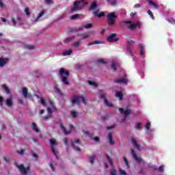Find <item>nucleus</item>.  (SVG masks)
Listing matches in <instances>:
<instances>
[{
	"mask_svg": "<svg viewBox=\"0 0 175 175\" xmlns=\"http://www.w3.org/2000/svg\"><path fill=\"white\" fill-rule=\"evenodd\" d=\"M32 129H33V131H34V132H36V133L39 132V129L38 128L35 122H32Z\"/></svg>",
	"mask_w": 175,
	"mask_h": 175,
	"instance_id": "obj_27",
	"label": "nucleus"
},
{
	"mask_svg": "<svg viewBox=\"0 0 175 175\" xmlns=\"http://www.w3.org/2000/svg\"><path fill=\"white\" fill-rule=\"evenodd\" d=\"M134 8L136 9V8H142V5H140V4H135V5H134Z\"/></svg>",
	"mask_w": 175,
	"mask_h": 175,
	"instance_id": "obj_64",
	"label": "nucleus"
},
{
	"mask_svg": "<svg viewBox=\"0 0 175 175\" xmlns=\"http://www.w3.org/2000/svg\"><path fill=\"white\" fill-rule=\"evenodd\" d=\"M88 38H90V34H88V33H85L83 34L82 37H81V40H84L85 39H88Z\"/></svg>",
	"mask_w": 175,
	"mask_h": 175,
	"instance_id": "obj_32",
	"label": "nucleus"
},
{
	"mask_svg": "<svg viewBox=\"0 0 175 175\" xmlns=\"http://www.w3.org/2000/svg\"><path fill=\"white\" fill-rule=\"evenodd\" d=\"M24 149H21V150H17V152L19 155H24Z\"/></svg>",
	"mask_w": 175,
	"mask_h": 175,
	"instance_id": "obj_52",
	"label": "nucleus"
},
{
	"mask_svg": "<svg viewBox=\"0 0 175 175\" xmlns=\"http://www.w3.org/2000/svg\"><path fill=\"white\" fill-rule=\"evenodd\" d=\"M98 95H99V98L100 99L104 100V103H105V106H107L108 107H113V104H111V103H109V100H107V99L106 98V92H105L102 90H99Z\"/></svg>",
	"mask_w": 175,
	"mask_h": 175,
	"instance_id": "obj_4",
	"label": "nucleus"
},
{
	"mask_svg": "<svg viewBox=\"0 0 175 175\" xmlns=\"http://www.w3.org/2000/svg\"><path fill=\"white\" fill-rule=\"evenodd\" d=\"M22 93L25 99H27V98H31V94L28 93V88H22Z\"/></svg>",
	"mask_w": 175,
	"mask_h": 175,
	"instance_id": "obj_14",
	"label": "nucleus"
},
{
	"mask_svg": "<svg viewBox=\"0 0 175 175\" xmlns=\"http://www.w3.org/2000/svg\"><path fill=\"white\" fill-rule=\"evenodd\" d=\"M116 96H117L120 99H122V98L124 97V94H122V92H118L116 94Z\"/></svg>",
	"mask_w": 175,
	"mask_h": 175,
	"instance_id": "obj_29",
	"label": "nucleus"
},
{
	"mask_svg": "<svg viewBox=\"0 0 175 175\" xmlns=\"http://www.w3.org/2000/svg\"><path fill=\"white\" fill-rule=\"evenodd\" d=\"M85 0H80L79 1H75L74 3V6L71 8L72 12H76L77 10H81L88 4V3H84Z\"/></svg>",
	"mask_w": 175,
	"mask_h": 175,
	"instance_id": "obj_3",
	"label": "nucleus"
},
{
	"mask_svg": "<svg viewBox=\"0 0 175 175\" xmlns=\"http://www.w3.org/2000/svg\"><path fill=\"white\" fill-rule=\"evenodd\" d=\"M26 49H29V50H33V49H35V46L28 44V45H26Z\"/></svg>",
	"mask_w": 175,
	"mask_h": 175,
	"instance_id": "obj_43",
	"label": "nucleus"
},
{
	"mask_svg": "<svg viewBox=\"0 0 175 175\" xmlns=\"http://www.w3.org/2000/svg\"><path fill=\"white\" fill-rule=\"evenodd\" d=\"M0 8L1 9H3V8H5V4L2 2V0H0Z\"/></svg>",
	"mask_w": 175,
	"mask_h": 175,
	"instance_id": "obj_55",
	"label": "nucleus"
},
{
	"mask_svg": "<svg viewBox=\"0 0 175 175\" xmlns=\"http://www.w3.org/2000/svg\"><path fill=\"white\" fill-rule=\"evenodd\" d=\"M47 111H48V114L46 115V116L43 118L44 121H48V120H50V118H51V116H52V114H53V111L51 110V108L48 107V108H47Z\"/></svg>",
	"mask_w": 175,
	"mask_h": 175,
	"instance_id": "obj_13",
	"label": "nucleus"
},
{
	"mask_svg": "<svg viewBox=\"0 0 175 175\" xmlns=\"http://www.w3.org/2000/svg\"><path fill=\"white\" fill-rule=\"evenodd\" d=\"M85 28L86 29H90V28H92V23H88L86 25H85Z\"/></svg>",
	"mask_w": 175,
	"mask_h": 175,
	"instance_id": "obj_46",
	"label": "nucleus"
},
{
	"mask_svg": "<svg viewBox=\"0 0 175 175\" xmlns=\"http://www.w3.org/2000/svg\"><path fill=\"white\" fill-rule=\"evenodd\" d=\"M111 68L113 70H117V64H116V63L112 64Z\"/></svg>",
	"mask_w": 175,
	"mask_h": 175,
	"instance_id": "obj_53",
	"label": "nucleus"
},
{
	"mask_svg": "<svg viewBox=\"0 0 175 175\" xmlns=\"http://www.w3.org/2000/svg\"><path fill=\"white\" fill-rule=\"evenodd\" d=\"M12 23L14 24V27H16V19H14V18H12Z\"/></svg>",
	"mask_w": 175,
	"mask_h": 175,
	"instance_id": "obj_63",
	"label": "nucleus"
},
{
	"mask_svg": "<svg viewBox=\"0 0 175 175\" xmlns=\"http://www.w3.org/2000/svg\"><path fill=\"white\" fill-rule=\"evenodd\" d=\"M44 13H45L44 10L41 11V12L39 13L38 16L36 18V21L39 20V18H40V17H42V16L44 15Z\"/></svg>",
	"mask_w": 175,
	"mask_h": 175,
	"instance_id": "obj_34",
	"label": "nucleus"
},
{
	"mask_svg": "<svg viewBox=\"0 0 175 175\" xmlns=\"http://www.w3.org/2000/svg\"><path fill=\"white\" fill-rule=\"evenodd\" d=\"M164 169H163V165H161L159 167V172H163Z\"/></svg>",
	"mask_w": 175,
	"mask_h": 175,
	"instance_id": "obj_61",
	"label": "nucleus"
},
{
	"mask_svg": "<svg viewBox=\"0 0 175 175\" xmlns=\"http://www.w3.org/2000/svg\"><path fill=\"white\" fill-rule=\"evenodd\" d=\"M98 8V4L96 3V1H94L92 3L90 7V10H95Z\"/></svg>",
	"mask_w": 175,
	"mask_h": 175,
	"instance_id": "obj_21",
	"label": "nucleus"
},
{
	"mask_svg": "<svg viewBox=\"0 0 175 175\" xmlns=\"http://www.w3.org/2000/svg\"><path fill=\"white\" fill-rule=\"evenodd\" d=\"M107 158L108 159V161L109 163V164L113 166V160L111 159V157H109L108 154H107Z\"/></svg>",
	"mask_w": 175,
	"mask_h": 175,
	"instance_id": "obj_40",
	"label": "nucleus"
},
{
	"mask_svg": "<svg viewBox=\"0 0 175 175\" xmlns=\"http://www.w3.org/2000/svg\"><path fill=\"white\" fill-rule=\"evenodd\" d=\"M97 64H101L103 65H106V62L103 61V59H99L96 61Z\"/></svg>",
	"mask_w": 175,
	"mask_h": 175,
	"instance_id": "obj_35",
	"label": "nucleus"
},
{
	"mask_svg": "<svg viewBox=\"0 0 175 175\" xmlns=\"http://www.w3.org/2000/svg\"><path fill=\"white\" fill-rule=\"evenodd\" d=\"M59 126L61 129L63 131V133H64V135H70V131H72L73 128H75L72 124H69L68 126L70 131H68L66 130V128H65V126H64V124L62 123H59Z\"/></svg>",
	"mask_w": 175,
	"mask_h": 175,
	"instance_id": "obj_9",
	"label": "nucleus"
},
{
	"mask_svg": "<svg viewBox=\"0 0 175 175\" xmlns=\"http://www.w3.org/2000/svg\"><path fill=\"white\" fill-rule=\"evenodd\" d=\"M148 3L151 6H153V8H154V9H159V6L155 2L152 1H149Z\"/></svg>",
	"mask_w": 175,
	"mask_h": 175,
	"instance_id": "obj_22",
	"label": "nucleus"
},
{
	"mask_svg": "<svg viewBox=\"0 0 175 175\" xmlns=\"http://www.w3.org/2000/svg\"><path fill=\"white\" fill-rule=\"evenodd\" d=\"M51 2H53V0H45V3L47 5H51Z\"/></svg>",
	"mask_w": 175,
	"mask_h": 175,
	"instance_id": "obj_58",
	"label": "nucleus"
},
{
	"mask_svg": "<svg viewBox=\"0 0 175 175\" xmlns=\"http://www.w3.org/2000/svg\"><path fill=\"white\" fill-rule=\"evenodd\" d=\"M117 20L116 12H109L107 14V23L109 27H114Z\"/></svg>",
	"mask_w": 175,
	"mask_h": 175,
	"instance_id": "obj_2",
	"label": "nucleus"
},
{
	"mask_svg": "<svg viewBox=\"0 0 175 175\" xmlns=\"http://www.w3.org/2000/svg\"><path fill=\"white\" fill-rule=\"evenodd\" d=\"M40 103L41 105H43L44 106H46V101L44 100V99L43 98H40Z\"/></svg>",
	"mask_w": 175,
	"mask_h": 175,
	"instance_id": "obj_51",
	"label": "nucleus"
},
{
	"mask_svg": "<svg viewBox=\"0 0 175 175\" xmlns=\"http://www.w3.org/2000/svg\"><path fill=\"white\" fill-rule=\"evenodd\" d=\"M167 21H168V23H171V24H175V19L173 18H171L170 19H167Z\"/></svg>",
	"mask_w": 175,
	"mask_h": 175,
	"instance_id": "obj_48",
	"label": "nucleus"
},
{
	"mask_svg": "<svg viewBox=\"0 0 175 175\" xmlns=\"http://www.w3.org/2000/svg\"><path fill=\"white\" fill-rule=\"evenodd\" d=\"M93 14L96 16V17H98V18H100V17H105V16H106V14H105V12H101L99 13L98 11H94L93 12Z\"/></svg>",
	"mask_w": 175,
	"mask_h": 175,
	"instance_id": "obj_17",
	"label": "nucleus"
},
{
	"mask_svg": "<svg viewBox=\"0 0 175 175\" xmlns=\"http://www.w3.org/2000/svg\"><path fill=\"white\" fill-rule=\"evenodd\" d=\"M151 126V124H150V122L146 123L145 128L146 129H147V131H148V129H150V127Z\"/></svg>",
	"mask_w": 175,
	"mask_h": 175,
	"instance_id": "obj_54",
	"label": "nucleus"
},
{
	"mask_svg": "<svg viewBox=\"0 0 175 175\" xmlns=\"http://www.w3.org/2000/svg\"><path fill=\"white\" fill-rule=\"evenodd\" d=\"M108 140L109 144H111V146L114 144L115 142L114 140H113V134L111 133H108Z\"/></svg>",
	"mask_w": 175,
	"mask_h": 175,
	"instance_id": "obj_20",
	"label": "nucleus"
},
{
	"mask_svg": "<svg viewBox=\"0 0 175 175\" xmlns=\"http://www.w3.org/2000/svg\"><path fill=\"white\" fill-rule=\"evenodd\" d=\"M123 161L127 167H129V163L128 161V159H126V157L125 156L123 157Z\"/></svg>",
	"mask_w": 175,
	"mask_h": 175,
	"instance_id": "obj_36",
	"label": "nucleus"
},
{
	"mask_svg": "<svg viewBox=\"0 0 175 175\" xmlns=\"http://www.w3.org/2000/svg\"><path fill=\"white\" fill-rule=\"evenodd\" d=\"M132 143H133V146L135 147H136L137 150H140V145H139V144H137V141H136V139H133Z\"/></svg>",
	"mask_w": 175,
	"mask_h": 175,
	"instance_id": "obj_23",
	"label": "nucleus"
},
{
	"mask_svg": "<svg viewBox=\"0 0 175 175\" xmlns=\"http://www.w3.org/2000/svg\"><path fill=\"white\" fill-rule=\"evenodd\" d=\"M127 51L129 53V54H132L131 44H128L127 45Z\"/></svg>",
	"mask_w": 175,
	"mask_h": 175,
	"instance_id": "obj_42",
	"label": "nucleus"
},
{
	"mask_svg": "<svg viewBox=\"0 0 175 175\" xmlns=\"http://www.w3.org/2000/svg\"><path fill=\"white\" fill-rule=\"evenodd\" d=\"M55 92L56 94H61V90L57 87H55Z\"/></svg>",
	"mask_w": 175,
	"mask_h": 175,
	"instance_id": "obj_50",
	"label": "nucleus"
},
{
	"mask_svg": "<svg viewBox=\"0 0 175 175\" xmlns=\"http://www.w3.org/2000/svg\"><path fill=\"white\" fill-rule=\"evenodd\" d=\"M59 75L62 77V81L66 85H69V81H68V77H69L70 72L68 70H65L64 68H60Z\"/></svg>",
	"mask_w": 175,
	"mask_h": 175,
	"instance_id": "obj_1",
	"label": "nucleus"
},
{
	"mask_svg": "<svg viewBox=\"0 0 175 175\" xmlns=\"http://www.w3.org/2000/svg\"><path fill=\"white\" fill-rule=\"evenodd\" d=\"M120 174L126 175V172H125V170H120Z\"/></svg>",
	"mask_w": 175,
	"mask_h": 175,
	"instance_id": "obj_56",
	"label": "nucleus"
},
{
	"mask_svg": "<svg viewBox=\"0 0 175 175\" xmlns=\"http://www.w3.org/2000/svg\"><path fill=\"white\" fill-rule=\"evenodd\" d=\"M88 83L90 85H94V87H98V83H96V82L88 81Z\"/></svg>",
	"mask_w": 175,
	"mask_h": 175,
	"instance_id": "obj_39",
	"label": "nucleus"
},
{
	"mask_svg": "<svg viewBox=\"0 0 175 175\" xmlns=\"http://www.w3.org/2000/svg\"><path fill=\"white\" fill-rule=\"evenodd\" d=\"M18 103H20V105H24V101L23 100V99L18 98Z\"/></svg>",
	"mask_w": 175,
	"mask_h": 175,
	"instance_id": "obj_57",
	"label": "nucleus"
},
{
	"mask_svg": "<svg viewBox=\"0 0 175 175\" xmlns=\"http://www.w3.org/2000/svg\"><path fill=\"white\" fill-rule=\"evenodd\" d=\"M139 54L142 57H144V53H146V49H144V46H143V44H139Z\"/></svg>",
	"mask_w": 175,
	"mask_h": 175,
	"instance_id": "obj_18",
	"label": "nucleus"
},
{
	"mask_svg": "<svg viewBox=\"0 0 175 175\" xmlns=\"http://www.w3.org/2000/svg\"><path fill=\"white\" fill-rule=\"evenodd\" d=\"M72 53V51L71 49L66 51L65 52L63 53V55L64 57H66V55H70Z\"/></svg>",
	"mask_w": 175,
	"mask_h": 175,
	"instance_id": "obj_31",
	"label": "nucleus"
},
{
	"mask_svg": "<svg viewBox=\"0 0 175 175\" xmlns=\"http://www.w3.org/2000/svg\"><path fill=\"white\" fill-rule=\"evenodd\" d=\"M31 155L33 158H36V159H38L39 158V156L35 153L33 151H31Z\"/></svg>",
	"mask_w": 175,
	"mask_h": 175,
	"instance_id": "obj_44",
	"label": "nucleus"
},
{
	"mask_svg": "<svg viewBox=\"0 0 175 175\" xmlns=\"http://www.w3.org/2000/svg\"><path fill=\"white\" fill-rule=\"evenodd\" d=\"M25 12L27 16H29V14H31V12H29V8H26L25 10Z\"/></svg>",
	"mask_w": 175,
	"mask_h": 175,
	"instance_id": "obj_47",
	"label": "nucleus"
},
{
	"mask_svg": "<svg viewBox=\"0 0 175 175\" xmlns=\"http://www.w3.org/2000/svg\"><path fill=\"white\" fill-rule=\"evenodd\" d=\"M135 129L137 131H142V123L137 122L135 126Z\"/></svg>",
	"mask_w": 175,
	"mask_h": 175,
	"instance_id": "obj_30",
	"label": "nucleus"
},
{
	"mask_svg": "<svg viewBox=\"0 0 175 175\" xmlns=\"http://www.w3.org/2000/svg\"><path fill=\"white\" fill-rule=\"evenodd\" d=\"M75 36H72V37H68L66 39H64V43H69L70 42H72V40H73V39H75Z\"/></svg>",
	"mask_w": 175,
	"mask_h": 175,
	"instance_id": "obj_25",
	"label": "nucleus"
},
{
	"mask_svg": "<svg viewBox=\"0 0 175 175\" xmlns=\"http://www.w3.org/2000/svg\"><path fill=\"white\" fill-rule=\"evenodd\" d=\"M70 114L72 118H76L77 117V112L75 110L71 111Z\"/></svg>",
	"mask_w": 175,
	"mask_h": 175,
	"instance_id": "obj_33",
	"label": "nucleus"
},
{
	"mask_svg": "<svg viewBox=\"0 0 175 175\" xmlns=\"http://www.w3.org/2000/svg\"><path fill=\"white\" fill-rule=\"evenodd\" d=\"M14 165L16 167H18V169H19V172L21 173V174H27V173H28V170H29V166L25 168L24 167V165H18L17 162H15Z\"/></svg>",
	"mask_w": 175,
	"mask_h": 175,
	"instance_id": "obj_6",
	"label": "nucleus"
},
{
	"mask_svg": "<svg viewBox=\"0 0 175 175\" xmlns=\"http://www.w3.org/2000/svg\"><path fill=\"white\" fill-rule=\"evenodd\" d=\"M84 29H85V25H81L78 27V31H83Z\"/></svg>",
	"mask_w": 175,
	"mask_h": 175,
	"instance_id": "obj_49",
	"label": "nucleus"
},
{
	"mask_svg": "<svg viewBox=\"0 0 175 175\" xmlns=\"http://www.w3.org/2000/svg\"><path fill=\"white\" fill-rule=\"evenodd\" d=\"M5 102L8 107L13 106V101L12 100V99H7Z\"/></svg>",
	"mask_w": 175,
	"mask_h": 175,
	"instance_id": "obj_26",
	"label": "nucleus"
},
{
	"mask_svg": "<svg viewBox=\"0 0 175 175\" xmlns=\"http://www.w3.org/2000/svg\"><path fill=\"white\" fill-rule=\"evenodd\" d=\"M131 155H133V157L136 161V162H138L139 163L142 162V159L137 157V154H136V152H135L133 149H131Z\"/></svg>",
	"mask_w": 175,
	"mask_h": 175,
	"instance_id": "obj_16",
	"label": "nucleus"
},
{
	"mask_svg": "<svg viewBox=\"0 0 175 175\" xmlns=\"http://www.w3.org/2000/svg\"><path fill=\"white\" fill-rule=\"evenodd\" d=\"M119 111H120L121 114H123L125 117H128V116L131 115V109L120 108Z\"/></svg>",
	"mask_w": 175,
	"mask_h": 175,
	"instance_id": "obj_15",
	"label": "nucleus"
},
{
	"mask_svg": "<svg viewBox=\"0 0 175 175\" xmlns=\"http://www.w3.org/2000/svg\"><path fill=\"white\" fill-rule=\"evenodd\" d=\"M49 142L51 145V149L53 155H55L56 158H58V151L55 150V146H57V142H55V139H50Z\"/></svg>",
	"mask_w": 175,
	"mask_h": 175,
	"instance_id": "obj_7",
	"label": "nucleus"
},
{
	"mask_svg": "<svg viewBox=\"0 0 175 175\" xmlns=\"http://www.w3.org/2000/svg\"><path fill=\"white\" fill-rule=\"evenodd\" d=\"M94 161H95V155H92L90 157V162L92 165H94Z\"/></svg>",
	"mask_w": 175,
	"mask_h": 175,
	"instance_id": "obj_38",
	"label": "nucleus"
},
{
	"mask_svg": "<svg viewBox=\"0 0 175 175\" xmlns=\"http://www.w3.org/2000/svg\"><path fill=\"white\" fill-rule=\"evenodd\" d=\"M49 166L53 172H55V168H54V165L53 164H50Z\"/></svg>",
	"mask_w": 175,
	"mask_h": 175,
	"instance_id": "obj_59",
	"label": "nucleus"
},
{
	"mask_svg": "<svg viewBox=\"0 0 175 175\" xmlns=\"http://www.w3.org/2000/svg\"><path fill=\"white\" fill-rule=\"evenodd\" d=\"M72 46H73L74 47H79V46H80V40H78V41L72 43Z\"/></svg>",
	"mask_w": 175,
	"mask_h": 175,
	"instance_id": "obj_37",
	"label": "nucleus"
},
{
	"mask_svg": "<svg viewBox=\"0 0 175 175\" xmlns=\"http://www.w3.org/2000/svg\"><path fill=\"white\" fill-rule=\"evenodd\" d=\"M2 88L5 90L6 94H10V90H9V88H8L6 84L3 85Z\"/></svg>",
	"mask_w": 175,
	"mask_h": 175,
	"instance_id": "obj_28",
	"label": "nucleus"
},
{
	"mask_svg": "<svg viewBox=\"0 0 175 175\" xmlns=\"http://www.w3.org/2000/svg\"><path fill=\"white\" fill-rule=\"evenodd\" d=\"M107 42H118V40H120L119 38H117V34L116 33H111L109 35V37L107 38Z\"/></svg>",
	"mask_w": 175,
	"mask_h": 175,
	"instance_id": "obj_11",
	"label": "nucleus"
},
{
	"mask_svg": "<svg viewBox=\"0 0 175 175\" xmlns=\"http://www.w3.org/2000/svg\"><path fill=\"white\" fill-rule=\"evenodd\" d=\"M8 61L9 60H8V59H3L0 57V68H3V66L6 65Z\"/></svg>",
	"mask_w": 175,
	"mask_h": 175,
	"instance_id": "obj_19",
	"label": "nucleus"
},
{
	"mask_svg": "<svg viewBox=\"0 0 175 175\" xmlns=\"http://www.w3.org/2000/svg\"><path fill=\"white\" fill-rule=\"evenodd\" d=\"M76 18H79V14H74L70 16V20H76Z\"/></svg>",
	"mask_w": 175,
	"mask_h": 175,
	"instance_id": "obj_45",
	"label": "nucleus"
},
{
	"mask_svg": "<svg viewBox=\"0 0 175 175\" xmlns=\"http://www.w3.org/2000/svg\"><path fill=\"white\" fill-rule=\"evenodd\" d=\"M148 14L151 17L152 20H154V14H152V12H151L150 10H147Z\"/></svg>",
	"mask_w": 175,
	"mask_h": 175,
	"instance_id": "obj_41",
	"label": "nucleus"
},
{
	"mask_svg": "<svg viewBox=\"0 0 175 175\" xmlns=\"http://www.w3.org/2000/svg\"><path fill=\"white\" fill-rule=\"evenodd\" d=\"M68 138H64V144H66V146H68Z\"/></svg>",
	"mask_w": 175,
	"mask_h": 175,
	"instance_id": "obj_62",
	"label": "nucleus"
},
{
	"mask_svg": "<svg viewBox=\"0 0 175 175\" xmlns=\"http://www.w3.org/2000/svg\"><path fill=\"white\" fill-rule=\"evenodd\" d=\"M114 83L116 84H128V79L120 78L114 80Z\"/></svg>",
	"mask_w": 175,
	"mask_h": 175,
	"instance_id": "obj_12",
	"label": "nucleus"
},
{
	"mask_svg": "<svg viewBox=\"0 0 175 175\" xmlns=\"http://www.w3.org/2000/svg\"><path fill=\"white\" fill-rule=\"evenodd\" d=\"M103 42L102 41L96 40L92 42H90L88 46H92V44H102Z\"/></svg>",
	"mask_w": 175,
	"mask_h": 175,
	"instance_id": "obj_24",
	"label": "nucleus"
},
{
	"mask_svg": "<svg viewBox=\"0 0 175 175\" xmlns=\"http://www.w3.org/2000/svg\"><path fill=\"white\" fill-rule=\"evenodd\" d=\"M116 173V170H112L111 171V175H117Z\"/></svg>",
	"mask_w": 175,
	"mask_h": 175,
	"instance_id": "obj_60",
	"label": "nucleus"
},
{
	"mask_svg": "<svg viewBox=\"0 0 175 175\" xmlns=\"http://www.w3.org/2000/svg\"><path fill=\"white\" fill-rule=\"evenodd\" d=\"M80 98L82 100V102L85 105L87 103L85 102V98L84 96H75L72 98V106H75V104L79 105H80Z\"/></svg>",
	"mask_w": 175,
	"mask_h": 175,
	"instance_id": "obj_5",
	"label": "nucleus"
},
{
	"mask_svg": "<svg viewBox=\"0 0 175 175\" xmlns=\"http://www.w3.org/2000/svg\"><path fill=\"white\" fill-rule=\"evenodd\" d=\"M71 146L75 151H81L80 148H79V146H80V139L71 140Z\"/></svg>",
	"mask_w": 175,
	"mask_h": 175,
	"instance_id": "obj_10",
	"label": "nucleus"
},
{
	"mask_svg": "<svg viewBox=\"0 0 175 175\" xmlns=\"http://www.w3.org/2000/svg\"><path fill=\"white\" fill-rule=\"evenodd\" d=\"M124 24H129L128 26V29L131 31H133V29H136L139 27V23H132V21H124Z\"/></svg>",
	"mask_w": 175,
	"mask_h": 175,
	"instance_id": "obj_8",
	"label": "nucleus"
}]
</instances>
